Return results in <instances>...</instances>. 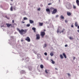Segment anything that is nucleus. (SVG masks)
Here are the masks:
<instances>
[{
	"instance_id": "obj_15",
	"label": "nucleus",
	"mask_w": 79,
	"mask_h": 79,
	"mask_svg": "<svg viewBox=\"0 0 79 79\" xmlns=\"http://www.w3.org/2000/svg\"><path fill=\"white\" fill-rule=\"evenodd\" d=\"M30 23H31V24H32V23H34V21H33L31 20H30Z\"/></svg>"
},
{
	"instance_id": "obj_10",
	"label": "nucleus",
	"mask_w": 79,
	"mask_h": 79,
	"mask_svg": "<svg viewBox=\"0 0 79 79\" xmlns=\"http://www.w3.org/2000/svg\"><path fill=\"white\" fill-rule=\"evenodd\" d=\"M49 71H50L46 69L45 70V72L46 74H48V72H49Z\"/></svg>"
},
{
	"instance_id": "obj_18",
	"label": "nucleus",
	"mask_w": 79,
	"mask_h": 79,
	"mask_svg": "<svg viewBox=\"0 0 79 79\" xmlns=\"http://www.w3.org/2000/svg\"><path fill=\"white\" fill-rule=\"evenodd\" d=\"M60 56L61 59H63L64 58L63 56V55L61 54H60Z\"/></svg>"
},
{
	"instance_id": "obj_30",
	"label": "nucleus",
	"mask_w": 79,
	"mask_h": 79,
	"mask_svg": "<svg viewBox=\"0 0 79 79\" xmlns=\"http://www.w3.org/2000/svg\"><path fill=\"white\" fill-rule=\"evenodd\" d=\"M27 27H29V26H30V24H27Z\"/></svg>"
},
{
	"instance_id": "obj_26",
	"label": "nucleus",
	"mask_w": 79,
	"mask_h": 79,
	"mask_svg": "<svg viewBox=\"0 0 79 79\" xmlns=\"http://www.w3.org/2000/svg\"><path fill=\"white\" fill-rule=\"evenodd\" d=\"M23 19L24 20H27V18H26V17H24L23 18Z\"/></svg>"
},
{
	"instance_id": "obj_48",
	"label": "nucleus",
	"mask_w": 79,
	"mask_h": 79,
	"mask_svg": "<svg viewBox=\"0 0 79 79\" xmlns=\"http://www.w3.org/2000/svg\"><path fill=\"white\" fill-rule=\"evenodd\" d=\"M56 17H58V15H56Z\"/></svg>"
},
{
	"instance_id": "obj_36",
	"label": "nucleus",
	"mask_w": 79,
	"mask_h": 79,
	"mask_svg": "<svg viewBox=\"0 0 79 79\" xmlns=\"http://www.w3.org/2000/svg\"><path fill=\"white\" fill-rule=\"evenodd\" d=\"M38 11H40V8H38Z\"/></svg>"
},
{
	"instance_id": "obj_3",
	"label": "nucleus",
	"mask_w": 79,
	"mask_h": 79,
	"mask_svg": "<svg viewBox=\"0 0 79 79\" xmlns=\"http://www.w3.org/2000/svg\"><path fill=\"white\" fill-rule=\"evenodd\" d=\"M25 40L27 41L28 42H31V39L29 38V37H27V38L25 39Z\"/></svg>"
},
{
	"instance_id": "obj_5",
	"label": "nucleus",
	"mask_w": 79,
	"mask_h": 79,
	"mask_svg": "<svg viewBox=\"0 0 79 79\" xmlns=\"http://www.w3.org/2000/svg\"><path fill=\"white\" fill-rule=\"evenodd\" d=\"M56 12H57V10L56 9H54V10H53V11H52V14H55V13H56Z\"/></svg>"
},
{
	"instance_id": "obj_44",
	"label": "nucleus",
	"mask_w": 79,
	"mask_h": 79,
	"mask_svg": "<svg viewBox=\"0 0 79 79\" xmlns=\"http://www.w3.org/2000/svg\"><path fill=\"white\" fill-rule=\"evenodd\" d=\"M55 69L56 70H58V69H57V68H55Z\"/></svg>"
},
{
	"instance_id": "obj_32",
	"label": "nucleus",
	"mask_w": 79,
	"mask_h": 79,
	"mask_svg": "<svg viewBox=\"0 0 79 79\" xmlns=\"http://www.w3.org/2000/svg\"><path fill=\"white\" fill-rule=\"evenodd\" d=\"M44 54L46 56H47V52H45V53H44Z\"/></svg>"
},
{
	"instance_id": "obj_50",
	"label": "nucleus",
	"mask_w": 79,
	"mask_h": 79,
	"mask_svg": "<svg viewBox=\"0 0 79 79\" xmlns=\"http://www.w3.org/2000/svg\"><path fill=\"white\" fill-rule=\"evenodd\" d=\"M44 31H45V29H44Z\"/></svg>"
},
{
	"instance_id": "obj_43",
	"label": "nucleus",
	"mask_w": 79,
	"mask_h": 79,
	"mask_svg": "<svg viewBox=\"0 0 79 79\" xmlns=\"http://www.w3.org/2000/svg\"><path fill=\"white\" fill-rule=\"evenodd\" d=\"M40 6L41 7H42V6H43V5H42V4H41Z\"/></svg>"
},
{
	"instance_id": "obj_2",
	"label": "nucleus",
	"mask_w": 79,
	"mask_h": 79,
	"mask_svg": "<svg viewBox=\"0 0 79 79\" xmlns=\"http://www.w3.org/2000/svg\"><path fill=\"white\" fill-rule=\"evenodd\" d=\"M45 35V33L44 31H42L41 32L40 35L42 38H44V35Z\"/></svg>"
},
{
	"instance_id": "obj_9",
	"label": "nucleus",
	"mask_w": 79,
	"mask_h": 79,
	"mask_svg": "<svg viewBox=\"0 0 79 79\" xmlns=\"http://www.w3.org/2000/svg\"><path fill=\"white\" fill-rule=\"evenodd\" d=\"M75 26L76 27H77V26H78V23L77 22H76L75 23Z\"/></svg>"
},
{
	"instance_id": "obj_54",
	"label": "nucleus",
	"mask_w": 79,
	"mask_h": 79,
	"mask_svg": "<svg viewBox=\"0 0 79 79\" xmlns=\"http://www.w3.org/2000/svg\"><path fill=\"white\" fill-rule=\"evenodd\" d=\"M10 5L11 6V5H12V4H10Z\"/></svg>"
},
{
	"instance_id": "obj_41",
	"label": "nucleus",
	"mask_w": 79,
	"mask_h": 79,
	"mask_svg": "<svg viewBox=\"0 0 79 79\" xmlns=\"http://www.w3.org/2000/svg\"><path fill=\"white\" fill-rule=\"evenodd\" d=\"M15 21L14 20H12V23H14Z\"/></svg>"
},
{
	"instance_id": "obj_35",
	"label": "nucleus",
	"mask_w": 79,
	"mask_h": 79,
	"mask_svg": "<svg viewBox=\"0 0 79 79\" xmlns=\"http://www.w3.org/2000/svg\"><path fill=\"white\" fill-rule=\"evenodd\" d=\"M52 4L51 3H49L48 4V5H50Z\"/></svg>"
},
{
	"instance_id": "obj_12",
	"label": "nucleus",
	"mask_w": 79,
	"mask_h": 79,
	"mask_svg": "<svg viewBox=\"0 0 79 79\" xmlns=\"http://www.w3.org/2000/svg\"><path fill=\"white\" fill-rule=\"evenodd\" d=\"M76 3L78 6H79V0H76Z\"/></svg>"
},
{
	"instance_id": "obj_33",
	"label": "nucleus",
	"mask_w": 79,
	"mask_h": 79,
	"mask_svg": "<svg viewBox=\"0 0 79 79\" xmlns=\"http://www.w3.org/2000/svg\"><path fill=\"white\" fill-rule=\"evenodd\" d=\"M69 39H73V38L72 37H69Z\"/></svg>"
},
{
	"instance_id": "obj_17",
	"label": "nucleus",
	"mask_w": 79,
	"mask_h": 79,
	"mask_svg": "<svg viewBox=\"0 0 79 79\" xmlns=\"http://www.w3.org/2000/svg\"><path fill=\"white\" fill-rule=\"evenodd\" d=\"M40 67L41 69H43V68H44V65L42 64H41L40 65Z\"/></svg>"
},
{
	"instance_id": "obj_47",
	"label": "nucleus",
	"mask_w": 79,
	"mask_h": 79,
	"mask_svg": "<svg viewBox=\"0 0 79 79\" xmlns=\"http://www.w3.org/2000/svg\"><path fill=\"white\" fill-rule=\"evenodd\" d=\"M78 32H79V30H78L77 31Z\"/></svg>"
},
{
	"instance_id": "obj_52",
	"label": "nucleus",
	"mask_w": 79,
	"mask_h": 79,
	"mask_svg": "<svg viewBox=\"0 0 79 79\" xmlns=\"http://www.w3.org/2000/svg\"><path fill=\"white\" fill-rule=\"evenodd\" d=\"M22 42H23V40H21Z\"/></svg>"
},
{
	"instance_id": "obj_22",
	"label": "nucleus",
	"mask_w": 79,
	"mask_h": 79,
	"mask_svg": "<svg viewBox=\"0 0 79 79\" xmlns=\"http://www.w3.org/2000/svg\"><path fill=\"white\" fill-rule=\"evenodd\" d=\"M50 55H51V56H53V53L51 52L50 53Z\"/></svg>"
},
{
	"instance_id": "obj_1",
	"label": "nucleus",
	"mask_w": 79,
	"mask_h": 79,
	"mask_svg": "<svg viewBox=\"0 0 79 79\" xmlns=\"http://www.w3.org/2000/svg\"><path fill=\"white\" fill-rule=\"evenodd\" d=\"M17 30L21 35H23L27 32V30L21 29L20 30L19 28H17Z\"/></svg>"
},
{
	"instance_id": "obj_37",
	"label": "nucleus",
	"mask_w": 79,
	"mask_h": 79,
	"mask_svg": "<svg viewBox=\"0 0 79 79\" xmlns=\"http://www.w3.org/2000/svg\"><path fill=\"white\" fill-rule=\"evenodd\" d=\"M73 59V60H75L76 59V57H74Z\"/></svg>"
},
{
	"instance_id": "obj_49",
	"label": "nucleus",
	"mask_w": 79,
	"mask_h": 79,
	"mask_svg": "<svg viewBox=\"0 0 79 79\" xmlns=\"http://www.w3.org/2000/svg\"><path fill=\"white\" fill-rule=\"evenodd\" d=\"M22 23H24V22H22Z\"/></svg>"
},
{
	"instance_id": "obj_38",
	"label": "nucleus",
	"mask_w": 79,
	"mask_h": 79,
	"mask_svg": "<svg viewBox=\"0 0 79 79\" xmlns=\"http://www.w3.org/2000/svg\"><path fill=\"white\" fill-rule=\"evenodd\" d=\"M68 76H71L70 75V74H69V73H68Z\"/></svg>"
},
{
	"instance_id": "obj_14",
	"label": "nucleus",
	"mask_w": 79,
	"mask_h": 79,
	"mask_svg": "<svg viewBox=\"0 0 79 79\" xmlns=\"http://www.w3.org/2000/svg\"><path fill=\"white\" fill-rule=\"evenodd\" d=\"M29 71H32V67H30L29 68Z\"/></svg>"
},
{
	"instance_id": "obj_42",
	"label": "nucleus",
	"mask_w": 79,
	"mask_h": 79,
	"mask_svg": "<svg viewBox=\"0 0 79 79\" xmlns=\"http://www.w3.org/2000/svg\"><path fill=\"white\" fill-rule=\"evenodd\" d=\"M65 22L66 23H68V21H67V20H65Z\"/></svg>"
},
{
	"instance_id": "obj_8",
	"label": "nucleus",
	"mask_w": 79,
	"mask_h": 79,
	"mask_svg": "<svg viewBox=\"0 0 79 79\" xmlns=\"http://www.w3.org/2000/svg\"><path fill=\"white\" fill-rule=\"evenodd\" d=\"M44 24V23H39V25L40 26H43V25Z\"/></svg>"
},
{
	"instance_id": "obj_29",
	"label": "nucleus",
	"mask_w": 79,
	"mask_h": 79,
	"mask_svg": "<svg viewBox=\"0 0 79 79\" xmlns=\"http://www.w3.org/2000/svg\"><path fill=\"white\" fill-rule=\"evenodd\" d=\"M64 31H65V29H63V30L61 31V32H63Z\"/></svg>"
},
{
	"instance_id": "obj_39",
	"label": "nucleus",
	"mask_w": 79,
	"mask_h": 79,
	"mask_svg": "<svg viewBox=\"0 0 79 79\" xmlns=\"http://www.w3.org/2000/svg\"><path fill=\"white\" fill-rule=\"evenodd\" d=\"M65 47H68V45L66 44V45H65Z\"/></svg>"
},
{
	"instance_id": "obj_4",
	"label": "nucleus",
	"mask_w": 79,
	"mask_h": 79,
	"mask_svg": "<svg viewBox=\"0 0 79 79\" xmlns=\"http://www.w3.org/2000/svg\"><path fill=\"white\" fill-rule=\"evenodd\" d=\"M7 27H10L11 26V27H13V26L11 24L6 23V24Z\"/></svg>"
},
{
	"instance_id": "obj_51",
	"label": "nucleus",
	"mask_w": 79,
	"mask_h": 79,
	"mask_svg": "<svg viewBox=\"0 0 79 79\" xmlns=\"http://www.w3.org/2000/svg\"><path fill=\"white\" fill-rule=\"evenodd\" d=\"M11 2H13V0H10Z\"/></svg>"
},
{
	"instance_id": "obj_45",
	"label": "nucleus",
	"mask_w": 79,
	"mask_h": 79,
	"mask_svg": "<svg viewBox=\"0 0 79 79\" xmlns=\"http://www.w3.org/2000/svg\"><path fill=\"white\" fill-rule=\"evenodd\" d=\"M77 28L79 29V26H77Z\"/></svg>"
},
{
	"instance_id": "obj_16",
	"label": "nucleus",
	"mask_w": 79,
	"mask_h": 79,
	"mask_svg": "<svg viewBox=\"0 0 79 79\" xmlns=\"http://www.w3.org/2000/svg\"><path fill=\"white\" fill-rule=\"evenodd\" d=\"M55 9L53 8H50V10L51 11H53L54 10V9Z\"/></svg>"
},
{
	"instance_id": "obj_27",
	"label": "nucleus",
	"mask_w": 79,
	"mask_h": 79,
	"mask_svg": "<svg viewBox=\"0 0 79 79\" xmlns=\"http://www.w3.org/2000/svg\"><path fill=\"white\" fill-rule=\"evenodd\" d=\"M73 8H74V9H76V6L73 5Z\"/></svg>"
},
{
	"instance_id": "obj_7",
	"label": "nucleus",
	"mask_w": 79,
	"mask_h": 79,
	"mask_svg": "<svg viewBox=\"0 0 79 79\" xmlns=\"http://www.w3.org/2000/svg\"><path fill=\"white\" fill-rule=\"evenodd\" d=\"M36 39H40V35L39 34H36Z\"/></svg>"
},
{
	"instance_id": "obj_13",
	"label": "nucleus",
	"mask_w": 79,
	"mask_h": 79,
	"mask_svg": "<svg viewBox=\"0 0 79 79\" xmlns=\"http://www.w3.org/2000/svg\"><path fill=\"white\" fill-rule=\"evenodd\" d=\"M63 55L64 56V57L65 58H66L67 57L66 54L64 53H63Z\"/></svg>"
},
{
	"instance_id": "obj_34",
	"label": "nucleus",
	"mask_w": 79,
	"mask_h": 79,
	"mask_svg": "<svg viewBox=\"0 0 79 79\" xmlns=\"http://www.w3.org/2000/svg\"><path fill=\"white\" fill-rule=\"evenodd\" d=\"M71 27H74V26H73V25L72 24V25H71Z\"/></svg>"
},
{
	"instance_id": "obj_21",
	"label": "nucleus",
	"mask_w": 79,
	"mask_h": 79,
	"mask_svg": "<svg viewBox=\"0 0 79 79\" xmlns=\"http://www.w3.org/2000/svg\"><path fill=\"white\" fill-rule=\"evenodd\" d=\"M47 44L45 43L44 44V46H43V48H45V47H47Z\"/></svg>"
},
{
	"instance_id": "obj_31",
	"label": "nucleus",
	"mask_w": 79,
	"mask_h": 79,
	"mask_svg": "<svg viewBox=\"0 0 79 79\" xmlns=\"http://www.w3.org/2000/svg\"><path fill=\"white\" fill-rule=\"evenodd\" d=\"M32 29L34 31V30H35V27H33Z\"/></svg>"
},
{
	"instance_id": "obj_23",
	"label": "nucleus",
	"mask_w": 79,
	"mask_h": 79,
	"mask_svg": "<svg viewBox=\"0 0 79 79\" xmlns=\"http://www.w3.org/2000/svg\"><path fill=\"white\" fill-rule=\"evenodd\" d=\"M51 61L52 62V64H55V61H54L53 60H51Z\"/></svg>"
},
{
	"instance_id": "obj_46",
	"label": "nucleus",
	"mask_w": 79,
	"mask_h": 79,
	"mask_svg": "<svg viewBox=\"0 0 79 79\" xmlns=\"http://www.w3.org/2000/svg\"><path fill=\"white\" fill-rule=\"evenodd\" d=\"M34 32H36L35 30H34Z\"/></svg>"
},
{
	"instance_id": "obj_24",
	"label": "nucleus",
	"mask_w": 79,
	"mask_h": 79,
	"mask_svg": "<svg viewBox=\"0 0 79 79\" xmlns=\"http://www.w3.org/2000/svg\"><path fill=\"white\" fill-rule=\"evenodd\" d=\"M10 11H13V6H11L10 7Z\"/></svg>"
},
{
	"instance_id": "obj_53",
	"label": "nucleus",
	"mask_w": 79,
	"mask_h": 79,
	"mask_svg": "<svg viewBox=\"0 0 79 79\" xmlns=\"http://www.w3.org/2000/svg\"><path fill=\"white\" fill-rule=\"evenodd\" d=\"M61 32H60V34H61Z\"/></svg>"
},
{
	"instance_id": "obj_11",
	"label": "nucleus",
	"mask_w": 79,
	"mask_h": 79,
	"mask_svg": "<svg viewBox=\"0 0 79 79\" xmlns=\"http://www.w3.org/2000/svg\"><path fill=\"white\" fill-rule=\"evenodd\" d=\"M67 15L68 16H71V13L70 12H67Z\"/></svg>"
},
{
	"instance_id": "obj_20",
	"label": "nucleus",
	"mask_w": 79,
	"mask_h": 79,
	"mask_svg": "<svg viewBox=\"0 0 79 79\" xmlns=\"http://www.w3.org/2000/svg\"><path fill=\"white\" fill-rule=\"evenodd\" d=\"M20 73L21 74H23V73H24V70H22L20 72Z\"/></svg>"
},
{
	"instance_id": "obj_6",
	"label": "nucleus",
	"mask_w": 79,
	"mask_h": 79,
	"mask_svg": "<svg viewBox=\"0 0 79 79\" xmlns=\"http://www.w3.org/2000/svg\"><path fill=\"white\" fill-rule=\"evenodd\" d=\"M46 11L48 12V14H50V9L48 8H47L46 9Z\"/></svg>"
},
{
	"instance_id": "obj_40",
	"label": "nucleus",
	"mask_w": 79,
	"mask_h": 79,
	"mask_svg": "<svg viewBox=\"0 0 79 79\" xmlns=\"http://www.w3.org/2000/svg\"><path fill=\"white\" fill-rule=\"evenodd\" d=\"M14 10H16V8L15 7H14Z\"/></svg>"
},
{
	"instance_id": "obj_19",
	"label": "nucleus",
	"mask_w": 79,
	"mask_h": 79,
	"mask_svg": "<svg viewBox=\"0 0 79 79\" xmlns=\"http://www.w3.org/2000/svg\"><path fill=\"white\" fill-rule=\"evenodd\" d=\"M60 18L62 19H64V18L63 15L60 16Z\"/></svg>"
},
{
	"instance_id": "obj_25",
	"label": "nucleus",
	"mask_w": 79,
	"mask_h": 79,
	"mask_svg": "<svg viewBox=\"0 0 79 79\" xmlns=\"http://www.w3.org/2000/svg\"><path fill=\"white\" fill-rule=\"evenodd\" d=\"M5 17L6 18H7V19H10V18L9 17H8V16H6V15L5 16Z\"/></svg>"
},
{
	"instance_id": "obj_28",
	"label": "nucleus",
	"mask_w": 79,
	"mask_h": 79,
	"mask_svg": "<svg viewBox=\"0 0 79 79\" xmlns=\"http://www.w3.org/2000/svg\"><path fill=\"white\" fill-rule=\"evenodd\" d=\"M59 32H60V30H59V29H58L57 31V33H59Z\"/></svg>"
}]
</instances>
